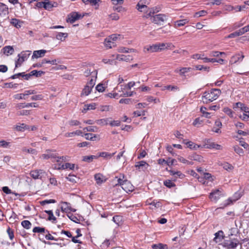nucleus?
Wrapping results in <instances>:
<instances>
[{"label": "nucleus", "instance_id": "obj_1", "mask_svg": "<svg viewBox=\"0 0 249 249\" xmlns=\"http://www.w3.org/2000/svg\"><path fill=\"white\" fill-rule=\"evenodd\" d=\"M213 91H215L218 93H216L215 94H214L213 96H210L209 94L210 91H205L203 93L201 97L202 101L203 103L208 104L213 101L214 100H215L221 93V91L219 89H213Z\"/></svg>", "mask_w": 249, "mask_h": 249}, {"label": "nucleus", "instance_id": "obj_2", "mask_svg": "<svg viewBox=\"0 0 249 249\" xmlns=\"http://www.w3.org/2000/svg\"><path fill=\"white\" fill-rule=\"evenodd\" d=\"M239 244V241L237 238L224 239L221 243L222 246L227 249H236Z\"/></svg>", "mask_w": 249, "mask_h": 249}, {"label": "nucleus", "instance_id": "obj_3", "mask_svg": "<svg viewBox=\"0 0 249 249\" xmlns=\"http://www.w3.org/2000/svg\"><path fill=\"white\" fill-rule=\"evenodd\" d=\"M225 194L219 189L213 190L210 193L209 198L212 201H217L221 197L223 196Z\"/></svg>", "mask_w": 249, "mask_h": 249}, {"label": "nucleus", "instance_id": "obj_4", "mask_svg": "<svg viewBox=\"0 0 249 249\" xmlns=\"http://www.w3.org/2000/svg\"><path fill=\"white\" fill-rule=\"evenodd\" d=\"M202 148L221 150L222 146L221 145L212 142L210 139H206L204 141V144L202 145Z\"/></svg>", "mask_w": 249, "mask_h": 249}, {"label": "nucleus", "instance_id": "obj_5", "mask_svg": "<svg viewBox=\"0 0 249 249\" xmlns=\"http://www.w3.org/2000/svg\"><path fill=\"white\" fill-rule=\"evenodd\" d=\"M121 36V35L119 34H112L108 38L105 39V45L106 47H108L109 48H111V44H114V43L112 41H116L117 39ZM114 46V45H113Z\"/></svg>", "mask_w": 249, "mask_h": 249}, {"label": "nucleus", "instance_id": "obj_6", "mask_svg": "<svg viewBox=\"0 0 249 249\" xmlns=\"http://www.w3.org/2000/svg\"><path fill=\"white\" fill-rule=\"evenodd\" d=\"M45 174H46V172L41 169L32 170L30 173L31 177L35 179H41Z\"/></svg>", "mask_w": 249, "mask_h": 249}, {"label": "nucleus", "instance_id": "obj_7", "mask_svg": "<svg viewBox=\"0 0 249 249\" xmlns=\"http://www.w3.org/2000/svg\"><path fill=\"white\" fill-rule=\"evenodd\" d=\"M166 16L164 14H158L152 17V22L158 25H161L166 19Z\"/></svg>", "mask_w": 249, "mask_h": 249}, {"label": "nucleus", "instance_id": "obj_8", "mask_svg": "<svg viewBox=\"0 0 249 249\" xmlns=\"http://www.w3.org/2000/svg\"><path fill=\"white\" fill-rule=\"evenodd\" d=\"M79 19V17L78 16V12H72L68 15L66 20L67 22L73 23L75 21Z\"/></svg>", "mask_w": 249, "mask_h": 249}, {"label": "nucleus", "instance_id": "obj_9", "mask_svg": "<svg viewBox=\"0 0 249 249\" xmlns=\"http://www.w3.org/2000/svg\"><path fill=\"white\" fill-rule=\"evenodd\" d=\"M57 5V3L53 2V3L50 0H44L43 8L47 10L50 11L53 7H56Z\"/></svg>", "mask_w": 249, "mask_h": 249}, {"label": "nucleus", "instance_id": "obj_10", "mask_svg": "<svg viewBox=\"0 0 249 249\" xmlns=\"http://www.w3.org/2000/svg\"><path fill=\"white\" fill-rule=\"evenodd\" d=\"M188 158L191 160H194L199 162H205L203 157L200 155L197 154L196 153H193L189 155Z\"/></svg>", "mask_w": 249, "mask_h": 249}, {"label": "nucleus", "instance_id": "obj_11", "mask_svg": "<svg viewBox=\"0 0 249 249\" xmlns=\"http://www.w3.org/2000/svg\"><path fill=\"white\" fill-rule=\"evenodd\" d=\"M214 236L213 241L216 243L221 242L225 237L224 232L222 230H220L215 233Z\"/></svg>", "mask_w": 249, "mask_h": 249}, {"label": "nucleus", "instance_id": "obj_12", "mask_svg": "<svg viewBox=\"0 0 249 249\" xmlns=\"http://www.w3.org/2000/svg\"><path fill=\"white\" fill-rule=\"evenodd\" d=\"M36 103H19L17 104L16 107L18 109H20L21 108H23L25 107H38L37 105H36Z\"/></svg>", "mask_w": 249, "mask_h": 249}, {"label": "nucleus", "instance_id": "obj_13", "mask_svg": "<svg viewBox=\"0 0 249 249\" xmlns=\"http://www.w3.org/2000/svg\"><path fill=\"white\" fill-rule=\"evenodd\" d=\"M8 14V7L5 4L0 2V15L2 17H6Z\"/></svg>", "mask_w": 249, "mask_h": 249}, {"label": "nucleus", "instance_id": "obj_14", "mask_svg": "<svg viewBox=\"0 0 249 249\" xmlns=\"http://www.w3.org/2000/svg\"><path fill=\"white\" fill-rule=\"evenodd\" d=\"M124 181L125 182V184L123 186L122 189L126 193L132 192L134 190V186L127 179H124Z\"/></svg>", "mask_w": 249, "mask_h": 249}, {"label": "nucleus", "instance_id": "obj_15", "mask_svg": "<svg viewBox=\"0 0 249 249\" xmlns=\"http://www.w3.org/2000/svg\"><path fill=\"white\" fill-rule=\"evenodd\" d=\"M31 52H32L31 51H22L20 53L18 54V56L19 58H21L22 61H25L31 55Z\"/></svg>", "mask_w": 249, "mask_h": 249}, {"label": "nucleus", "instance_id": "obj_16", "mask_svg": "<svg viewBox=\"0 0 249 249\" xmlns=\"http://www.w3.org/2000/svg\"><path fill=\"white\" fill-rule=\"evenodd\" d=\"M47 52L45 50H40L37 51H35L33 52V55L32 56V58L34 59L35 58H38L43 57L45 53Z\"/></svg>", "mask_w": 249, "mask_h": 249}, {"label": "nucleus", "instance_id": "obj_17", "mask_svg": "<svg viewBox=\"0 0 249 249\" xmlns=\"http://www.w3.org/2000/svg\"><path fill=\"white\" fill-rule=\"evenodd\" d=\"M238 198L236 199H232L231 197L229 198L228 199L225 200L223 203L221 204L220 206L219 207L220 209H224V208L231 205L236 200H237Z\"/></svg>", "mask_w": 249, "mask_h": 249}, {"label": "nucleus", "instance_id": "obj_18", "mask_svg": "<svg viewBox=\"0 0 249 249\" xmlns=\"http://www.w3.org/2000/svg\"><path fill=\"white\" fill-rule=\"evenodd\" d=\"M29 75L28 73L25 74V72H19L18 73H16L15 74H14L12 75L11 77H10L9 78L15 79L16 78H19L20 77H22L25 80H29Z\"/></svg>", "mask_w": 249, "mask_h": 249}, {"label": "nucleus", "instance_id": "obj_19", "mask_svg": "<svg viewBox=\"0 0 249 249\" xmlns=\"http://www.w3.org/2000/svg\"><path fill=\"white\" fill-rule=\"evenodd\" d=\"M2 51H3V53L4 54L9 55V54L11 55L13 53L14 49L13 46H6L2 48Z\"/></svg>", "mask_w": 249, "mask_h": 249}, {"label": "nucleus", "instance_id": "obj_20", "mask_svg": "<svg viewBox=\"0 0 249 249\" xmlns=\"http://www.w3.org/2000/svg\"><path fill=\"white\" fill-rule=\"evenodd\" d=\"M115 154V153H109L107 152H102L98 153L97 154V158H99V157H103L105 159H110L113 156V155Z\"/></svg>", "mask_w": 249, "mask_h": 249}, {"label": "nucleus", "instance_id": "obj_21", "mask_svg": "<svg viewBox=\"0 0 249 249\" xmlns=\"http://www.w3.org/2000/svg\"><path fill=\"white\" fill-rule=\"evenodd\" d=\"M45 73V72L42 71L33 70L28 73V75H29V78H30L31 76H35L36 77H40L42 74H44Z\"/></svg>", "mask_w": 249, "mask_h": 249}, {"label": "nucleus", "instance_id": "obj_22", "mask_svg": "<svg viewBox=\"0 0 249 249\" xmlns=\"http://www.w3.org/2000/svg\"><path fill=\"white\" fill-rule=\"evenodd\" d=\"M244 57L245 56L243 54L241 55L239 53L236 54L231 58V61L233 62V63H235L238 61L240 62L242 61Z\"/></svg>", "mask_w": 249, "mask_h": 249}, {"label": "nucleus", "instance_id": "obj_23", "mask_svg": "<svg viewBox=\"0 0 249 249\" xmlns=\"http://www.w3.org/2000/svg\"><path fill=\"white\" fill-rule=\"evenodd\" d=\"M97 156L96 155H89L85 156L82 157V161L87 162L88 163L91 162L94 159H97Z\"/></svg>", "mask_w": 249, "mask_h": 249}, {"label": "nucleus", "instance_id": "obj_24", "mask_svg": "<svg viewBox=\"0 0 249 249\" xmlns=\"http://www.w3.org/2000/svg\"><path fill=\"white\" fill-rule=\"evenodd\" d=\"M116 58L117 60L119 61H128L130 60H132V56H131L129 55H125L124 54H118L117 55Z\"/></svg>", "mask_w": 249, "mask_h": 249}, {"label": "nucleus", "instance_id": "obj_25", "mask_svg": "<svg viewBox=\"0 0 249 249\" xmlns=\"http://www.w3.org/2000/svg\"><path fill=\"white\" fill-rule=\"evenodd\" d=\"M191 70V68L183 67L179 70H176L175 71L176 73L179 72L181 76H185V73L190 71Z\"/></svg>", "mask_w": 249, "mask_h": 249}, {"label": "nucleus", "instance_id": "obj_26", "mask_svg": "<svg viewBox=\"0 0 249 249\" xmlns=\"http://www.w3.org/2000/svg\"><path fill=\"white\" fill-rule=\"evenodd\" d=\"M10 23L17 28H20L21 26V24L23 23V21L18 19L12 18Z\"/></svg>", "mask_w": 249, "mask_h": 249}, {"label": "nucleus", "instance_id": "obj_27", "mask_svg": "<svg viewBox=\"0 0 249 249\" xmlns=\"http://www.w3.org/2000/svg\"><path fill=\"white\" fill-rule=\"evenodd\" d=\"M189 20L187 19H183L178 20L175 22V27L178 28L184 26L186 23H188Z\"/></svg>", "mask_w": 249, "mask_h": 249}, {"label": "nucleus", "instance_id": "obj_28", "mask_svg": "<svg viewBox=\"0 0 249 249\" xmlns=\"http://www.w3.org/2000/svg\"><path fill=\"white\" fill-rule=\"evenodd\" d=\"M68 36V34L66 33L58 32L57 33L55 38L58 40L63 41Z\"/></svg>", "mask_w": 249, "mask_h": 249}, {"label": "nucleus", "instance_id": "obj_29", "mask_svg": "<svg viewBox=\"0 0 249 249\" xmlns=\"http://www.w3.org/2000/svg\"><path fill=\"white\" fill-rule=\"evenodd\" d=\"M149 166V164L144 160H142L136 162L135 165L136 168H138L139 169H140L143 167H145V168L146 169Z\"/></svg>", "mask_w": 249, "mask_h": 249}, {"label": "nucleus", "instance_id": "obj_30", "mask_svg": "<svg viewBox=\"0 0 249 249\" xmlns=\"http://www.w3.org/2000/svg\"><path fill=\"white\" fill-rule=\"evenodd\" d=\"M112 220L118 226H120L122 224L123 217L121 215H115L113 217Z\"/></svg>", "mask_w": 249, "mask_h": 249}, {"label": "nucleus", "instance_id": "obj_31", "mask_svg": "<svg viewBox=\"0 0 249 249\" xmlns=\"http://www.w3.org/2000/svg\"><path fill=\"white\" fill-rule=\"evenodd\" d=\"M187 144H188L187 147L192 150H196L197 148L199 147L202 148V146L201 145H197L196 144H195L194 142L191 141H188V142H187Z\"/></svg>", "mask_w": 249, "mask_h": 249}, {"label": "nucleus", "instance_id": "obj_32", "mask_svg": "<svg viewBox=\"0 0 249 249\" xmlns=\"http://www.w3.org/2000/svg\"><path fill=\"white\" fill-rule=\"evenodd\" d=\"M147 50L152 53L158 52L160 51L159 45L158 44H156L150 46L147 48Z\"/></svg>", "mask_w": 249, "mask_h": 249}, {"label": "nucleus", "instance_id": "obj_33", "mask_svg": "<svg viewBox=\"0 0 249 249\" xmlns=\"http://www.w3.org/2000/svg\"><path fill=\"white\" fill-rule=\"evenodd\" d=\"M152 248L153 249H168L167 245L162 243L153 244Z\"/></svg>", "mask_w": 249, "mask_h": 249}, {"label": "nucleus", "instance_id": "obj_34", "mask_svg": "<svg viewBox=\"0 0 249 249\" xmlns=\"http://www.w3.org/2000/svg\"><path fill=\"white\" fill-rule=\"evenodd\" d=\"M103 175L101 174L98 173L94 175V178L96 181V183L98 184H100L103 183L106 181V180H103L102 179Z\"/></svg>", "mask_w": 249, "mask_h": 249}, {"label": "nucleus", "instance_id": "obj_35", "mask_svg": "<svg viewBox=\"0 0 249 249\" xmlns=\"http://www.w3.org/2000/svg\"><path fill=\"white\" fill-rule=\"evenodd\" d=\"M44 212L48 214V220L55 221L56 217L53 215L52 210H45Z\"/></svg>", "mask_w": 249, "mask_h": 249}, {"label": "nucleus", "instance_id": "obj_36", "mask_svg": "<svg viewBox=\"0 0 249 249\" xmlns=\"http://www.w3.org/2000/svg\"><path fill=\"white\" fill-rule=\"evenodd\" d=\"M163 184L166 187L168 188H171L172 187H174L176 186V184L175 183L172 181V180L170 179H167L163 181Z\"/></svg>", "mask_w": 249, "mask_h": 249}, {"label": "nucleus", "instance_id": "obj_37", "mask_svg": "<svg viewBox=\"0 0 249 249\" xmlns=\"http://www.w3.org/2000/svg\"><path fill=\"white\" fill-rule=\"evenodd\" d=\"M47 230L44 227H35L33 229L34 233H45Z\"/></svg>", "mask_w": 249, "mask_h": 249}, {"label": "nucleus", "instance_id": "obj_38", "mask_svg": "<svg viewBox=\"0 0 249 249\" xmlns=\"http://www.w3.org/2000/svg\"><path fill=\"white\" fill-rule=\"evenodd\" d=\"M66 179L72 183H76V179L79 180V178L74 175L69 174L68 177H66Z\"/></svg>", "mask_w": 249, "mask_h": 249}, {"label": "nucleus", "instance_id": "obj_39", "mask_svg": "<svg viewBox=\"0 0 249 249\" xmlns=\"http://www.w3.org/2000/svg\"><path fill=\"white\" fill-rule=\"evenodd\" d=\"M49 153L50 158L54 159H57V160H56L57 162H59L60 159H62V160H64V157L59 158L57 156L56 153L52 152L50 150H49Z\"/></svg>", "mask_w": 249, "mask_h": 249}, {"label": "nucleus", "instance_id": "obj_40", "mask_svg": "<svg viewBox=\"0 0 249 249\" xmlns=\"http://www.w3.org/2000/svg\"><path fill=\"white\" fill-rule=\"evenodd\" d=\"M125 177V176L124 174H121L120 175V177L118 179V183L116 184V185H119L123 187L124 185L125 184V182L124 181V178Z\"/></svg>", "mask_w": 249, "mask_h": 249}, {"label": "nucleus", "instance_id": "obj_41", "mask_svg": "<svg viewBox=\"0 0 249 249\" xmlns=\"http://www.w3.org/2000/svg\"><path fill=\"white\" fill-rule=\"evenodd\" d=\"M92 90V89L90 88L88 86H85L84 88L82 90V92L81 93V96L83 95H85L86 96L89 94Z\"/></svg>", "mask_w": 249, "mask_h": 249}, {"label": "nucleus", "instance_id": "obj_42", "mask_svg": "<svg viewBox=\"0 0 249 249\" xmlns=\"http://www.w3.org/2000/svg\"><path fill=\"white\" fill-rule=\"evenodd\" d=\"M67 215L73 222L76 223H80L79 222V220L77 218V217L76 216H74L72 213H68Z\"/></svg>", "mask_w": 249, "mask_h": 249}, {"label": "nucleus", "instance_id": "obj_43", "mask_svg": "<svg viewBox=\"0 0 249 249\" xmlns=\"http://www.w3.org/2000/svg\"><path fill=\"white\" fill-rule=\"evenodd\" d=\"M222 0H211V1L206 3L207 5L212 7L213 5H220L222 4Z\"/></svg>", "mask_w": 249, "mask_h": 249}, {"label": "nucleus", "instance_id": "obj_44", "mask_svg": "<svg viewBox=\"0 0 249 249\" xmlns=\"http://www.w3.org/2000/svg\"><path fill=\"white\" fill-rule=\"evenodd\" d=\"M98 127L96 126H89L83 128V130L89 132H97Z\"/></svg>", "mask_w": 249, "mask_h": 249}, {"label": "nucleus", "instance_id": "obj_45", "mask_svg": "<svg viewBox=\"0 0 249 249\" xmlns=\"http://www.w3.org/2000/svg\"><path fill=\"white\" fill-rule=\"evenodd\" d=\"M21 224L26 229H30L32 226L31 223L29 220H23L21 222Z\"/></svg>", "mask_w": 249, "mask_h": 249}, {"label": "nucleus", "instance_id": "obj_46", "mask_svg": "<svg viewBox=\"0 0 249 249\" xmlns=\"http://www.w3.org/2000/svg\"><path fill=\"white\" fill-rule=\"evenodd\" d=\"M82 134H83V132L81 130H76L75 131H74L72 132L67 133L66 134V136L67 137H72L74 135H78V136L81 135L82 136H83V135H82Z\"/></svg>", "mask_w": 249, "mask_h": 249}, {"label": "nucleus", "instance_id": "obj_47", "mask_svg": "<svg viewBox=\"0 0 249 249\" xmlns=\"http://www.w3.org/2000/svg\"><path fill=\"white\" fill-rule=\"evenodd\" d=\"M236 107L238 108H240L241 110L244 112H246V110L249 109V108L245 105V104L237 102L236 103Z\"/></svg>", "mask_w": 249, "mask_h": 249}, {"label": "nucleus", "instance_id": "obj_48", "mask_svg": "<svg viewBox=\"0 0 249 249\" xmlns=\"http://www.w3.org/2000/svg\"><path fill=\"white\" fill-rule=\"evenodd\" d=\"M195 69L197 70H199V71L203 70V71L208 72V71H209L210 68L209 67H207V66H205L204 65H198L195 66Z\"/></svg>", "mask_w": 249, "mask_h": 249}, {"label": "nucleus", "instance_id": "obj_49", "mask_svg": "<svg viewBox=\"0 0 249 249\" xmlns=\"http://www.w3.org/2000/svg\"><path fill=\"white\" fill-rule=\"evenodd\" d=\"M241 35H242V34L241 32H240V30H239L238 31H236L229 35L228 36H227V38H234V37H235L236 36H241Z\"/></svg>", "mask_w": 249, "mask_h": 249}, {"label": "nucleus", "instance_id": "obj_50", "mask_svg": "<svg viewBox=\"0 0 249 249\" xmlns=\"http://www.w3.org/2000/svg\"><path fill=\"white\" fill-rule=\"evenodd\" d=\"M234 151L238 155L241 156L244 154V151L242 148L240 147L238 145H235L233 147Z\"/></svg>", "mask_w": 249, "mask_h": 249}, {"label": "nucleus", "instance_id": "obj_51", "mask_svg": "<svg viewBox=\"0 0 249 249\" xmlns=\"http://www.w3.org/2000/svg\"><path fill=\"white\" fill-rule=\"evenodd\" d=\"M133 100H132L131 98H122L120 99L119 101L120 104H132V101Z\"/></svg>", "mask_w": 249, "mask_h": 249}, {"label": "nucleus", "instance_id": "obj_52", "mask_svg": "<svg viewBox=\"0 0 249 249\" xmlns=\"http://www.w3.org/2000/svg\"><path fill=\"white\" fill-rule=\"evenodd\" d=\"M164 89L171 91L179 90V88L177 86L167 85L164 87Z\"/></svg>", "mask_w": 249, "mask_h": 249}, {"label": "nucleus", "instance_id": "obj_53", "mask_svg": "<svg viewBox=\"0 0 249 249\" xmlns=\"http://www.w3.org/2000/svg\"><path fill=\"white\" fill-rule=\"evenodd\" d=\"M56 202V201L55 199H46L44 200H43L40 202V204L42 206H44L46 204H50V203H55Z\"/></svg>", "mask_w": 249, "mask_h": 249}, {"label": "nucleus", "instance_id": "obj_54", "mask_svg": "<svg viewBox=\"0 0 249 249\" xmlns=\"http://www.w3.org/2000/svg\"><path fill=\"white\" fill-rule=\"evenodd\" d=\"M223 111L228 115H229L230 117L232 118L233 116V113L234 112L229 107H225L223 109Z\"/></svg>", "mask_w": 249, "mask_h": 249}, {"label": "nucleus", "instance_id": "obj_55", "mask_svg": "<svg viewBox=\"0 0 249 249\" xmlns=\"http://www.w3.org/2000/svg\"><path fill=\"white\" fill-rule=\"evenodd\" d=\"M45 232L47 233V234L45 235V238L46 239L50 240H55V241H57L58 240V239L55 238L53 236L49 233V231L48 230H47Z\"/></svg>", "mask_w": 249, "mask_h": 249}, {"label": "nucleus", "instance_id": "obj_56", "mask_svg": "<svg viewBox=\"0 0 249 249\" xmlns=\"http://www.w3.org/2000/svg\"><path fill=\"white\" fill-rule=\"evenodd\" d=\"M108 118L102 119L97 120V124L102 125H107L108 124Z\"/></svg>", "mask_w": 249, "mask_h": 249}, {"label": "nucleus", "instance_id": "obj_57", "mask_svg": "<svg viewBox=\"0 0 249 249\" xmlns=\"http://www.w3.org/2000/svg\"><path fill=\"white\" fill-rule=\"evenodd\" d=\"M100 1V0H90L89 3L91 5L95 6V9L97 10L99 9V5L98 4V2Z\"/></svg>", "mask_w": 249, "mask_h": 249}, {"label": "nucleus", "instance_id": "obj_58", "mask_svg": "<svg viewBox=\"0 0 249 249\" xmlns=\"http://www.w3.org/2000/svg\"><path fill=\"white\" fill-rule=\"evenodd\" d=\"M223 167L224 169L227 171L231 170L233 169V166L228 162L224 163L223 164Z\"/></svg>", "mask_w": 249, "mask_h": 249}, {"label": "nucleus", "instance_id": "obj_59", "mask_svg": "<svg viewBox=\"0 0 249 249\" xmlns=\"http://www.w3.org/2000/svg\"><path fill=\"white\" fill-rule=\"evenodd\" d=\"M7 232L9 235L10 240H13V238H14V231L12 230L9 227L7 229Z\"/></svg>", "mask_w": 249, "mask_h": 249}, {"label": "nucleus", "instance_id": "obj_60", "mask_svg": "<svg viewBox=\"0 0 249 249\" xmlns=\"http://www.w3.org/2000/svg\"><path fill=\"white\" fill-rule=\"evenodd\" d=\"M147 8V6L145 4H142L140 2V1L138 3V4L136 5V9L140 12H142V10H141L142 8Z\"/></svg>", "mask_w": 249, "mask_h": 249}, {"label": "nucleus", "instance_id": "obj_61", "mask_svg": "<svg viewBox=\"0 0 249 249\" xmlns=\"http://www.w3.org/2000/svg\"><path fill=\"white\" fill-rule=\"evenodd\" d=\"M207 14V12L205 10H201L199 12H196L195 14V17H200L203 16Z\"/></svg>", "mask_w": 249, "mask_h": 249}, {"label": "nucleus", "instance_id": "obj_62", "mask_svg": "<svg viewBox=\"0 0 249 249\" xmlns=\"http://www.w3.org/2000/svg\"><path fill=\"white\" fill-rule=\"evenodd\" d=\"M134 93L136 94V92H134V91H130V92L126 91L125 92H124L123 94H121L119 96V97H123V96L131 97V96H133Z\"/></svg>", "mask_w": 249, "mask_h": 249}, {"label": "nucleus", "instance_id": "obj_63", "mask_svg": "<svg viewBox=\"0 0 249 249\" xmlns=\"http://www.w3.org/2000/svg\"><path fill=\"white\" fill-rule=\"evenodd\" d=\"M4 85L6 88H16L18 86V84H13L12 82L6 83Z\"/></svg>", "mask_w": 249, "mask_h": 249}, {"label": "nucleus", "instance_id": "obj_64", "mask_svg": "<svg viewBox=\"0 0 249 249\" xmlns=\"http://www.w3.org/2000/svg\"><path fill=\"white\" fill-rule=\"evenodd\" d=\"M95 89L98 92H103L105 90V87L103 86V85L101 83L98 84L96 86Z\"/></svg>", "mask_w": 249, "mask_h": 249}]
</instances>
